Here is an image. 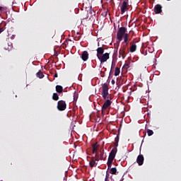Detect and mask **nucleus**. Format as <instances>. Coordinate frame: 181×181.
Returning a JSON list of instances; mask_svg holds the SVG:
<instances>
[{
    "instance_id": "1",
    "label": "nucleus",
    "mask_w": 181,
    "mask_h": 181,
    "mask_svg": "<svg viewBox=\"0 0 181 181\" xmlns=\"http://www.w3.org/2000/svg\"><path fill=\"white\" fill-rule=\"evenodd\" d=\"M102 97L103 99L111 98V95L109 94V86L107 83L102 84Z\"/></svg>"
},
{
    "instance_id": "2",
    "label": "nucleus",
    "mask_w": 181,
    "mask_h": 181,
    "mask_svg": "<svg viewBox=\"0 0 181 181\" xmlns=\"http://www.w3.org/2000/svg\"><path fill=\"white\" fill-rule=\"evenodd\" d=\"M125 32H127V28H125V26H121V28H119L117 33V39L119 42V44L120 43V42H122L125 35Z\"/></svg>"
},
{
    "instance_id": "3",
    "label": "nucleus",
    "mask_w": 181,
    "mask_h": 181,
    "mask_svg": "<svg viewBox=\"0 0 181 181\" xmlns=\"http://www.w3.org/2000/svg\"><path fill=\"white\" fill-rule=\"evenodd\" d=\"M110 99H112V96L111 98H107L106 99H105V102L101 108L102 113H103V111L106 110V109H107V107H109L112 105V100H110Z\"/></svg>"
},
{
    "instance_id": "4",
    "label": "nucleus",
    "mask_w": 181,
    "mask_h": 181,
    "mask_svg": "<svg viewBox=\"0 0 181 181\" xmlns=\"http://www.w3.org/2000/svg\"><path fill=\"white\" fill-rule=\"evenodd\" d=\"M97 156L98 154H95V157H89V165L91 168L97 167L98 165Z\"/></svg>"
},
{
    "instance_id": "5",
    "label": "nucleus",
    "mask_w": 181,
    "mask_h": 181,
    "mask_svg": "<svg viewBox=\"0 0 181 181\" xmlns=\"http://www.w3.org/2000/svg\"><path fill=\"white\" fill-rule=\"evenodd\" d=\"M57 109L62 112L66 109V103L65 100H59L57 103Z\"/></svg>"
},
{
    "instance_id": "6",
    "label": "nucleus",
    "mask_w": 181,
    "mask_h": 181,
    "mask_svg": "<svg viewBox=\"0 0 181 181\" xmlns=\"http://www.w3.org/2000/svg\"><path fill=\"white\" fill-rule=\"evenodd\" d=\"M105 52V48L103 47H98L97 48V57L100 61V63L102 64V57Z\"/></svg>"
},
{
    "instance_id": "7",
    "label": "nucleus",
    "mask_w": 181,
    "mask_h": 181,
    "mask_svg": "<svg viewBox=\"0 0 181 181\" xmlns=\"http://www.w3.org/2000/svg\"><path fill=\"white\" fill-rule=\"evenodd\" d=\"M122 45L123 46L120 48L119 51V54L121 55L123 59L125 58V57H127V47L125 46V44L123 43L122 42Z\"/></svg>"
},
{
    "instance_id": "8",
    "label": "nucleus",
    "mask_w": 181,
    "mask_h": 181,
    "mask_svg": "<svg viewBox=\"0 0 181 181\" xmlns=\"http://www.w3.org/2000/svg\"><path fill=\"white\" fill-rule=\"evenodd\" d=\"M128 4H129V0H124L123 3L121 6V13L124 14L125 13L126 10H129L128 8Z\"/></svg>"
},
{
    "instance_id": "9",
    "label": "nucleus",
    "mask_w": 181,
    "mask_h": 181,
    "mask_svg": "<svg viewBox=\"0 0 181 181\" xmlns=\"http://www.w3.org/2000/svg\"><path fill=\"white\" fill-rule=\"evenodd\" d=\"M107 156L106 154H105L104 150H103L102 151H100V154H97V161L98 163V161H100V160H105Z\"/></svg>"
},
{
    "instance_id": "10",
    "label": "nucleus",
    "mask_w": 181,
    "mask_h": 181,
    "mask_svg": "<svg viewBox=\"0 0 181 181\" xmlns=\"http://www.w3.org/2000/svg\"><path fill=\"white\" fill-rule=\"evenodd\" d=\"M110 58V54L109 52H104L103 53L102 57H101V64H103L104 62H106L107 59Z\"/></svg>"
},
{
    "instance_id": "11",
    "label": "nucleus",
    "mask_w": 181,
    "mask_h": 181,
    "mask_svg": "<svg viewBox=\"0 0 181 181\" xmlns=\"http://www.w3.org/2000/svg\"><path fill=\"white\" fill-rule=\"evenodd\" d=\"M144 162V157L143 154H139L136 158V163H138L139 165H143Z\"/></svg>"
},
{
    "instance_id": "12",
    "label": "nucleus",
    "mask_w": 181,
    "mask_h": 181,
    "mask_svg": "<svg viewBox=\"0 0 181 181\" xmlns=\"http://www.w3.org/2000/svg\"><path fill=\"white\" fill-rule=\"evenodd\" d=\"M117 153V148H112L111 151H110V156H111V160L112 163L114 161L115 157H116V154Z\"/></svg>"
},
{
    "instance_id": "13",
    "label": "nucleus",
    "mask_w": 181,
    "mask_h": 181,
    "mask_svg": "<svg viewBox=\"0 0 181 181\" xmlns=\"http://www.w3.org/2000/svg\"><path fill=\"white\" fill-rule=\"evenodd\" d=\"M154 11L156 14H160L162 13V6L161 4H156L154 7Z\"/></svg>"
},
{
    "instance_id": "14",
    "label": "nucleus",
    "mask_w": 181,
    "mask_h": 181,
    "mask_svg": "<svg viewBox=\"0 0 181 181\" xmlns=\"http://www.w3.org/2000/svg\"><path fill=\"white\" fill-rule=\"evenodd\" d=\"M123 43L125 45V47L127 49L128 44H129V33H127V32H125L124 35V42Z\"/></svg>"
},
{
    "instance_id": "15",
    "label": "nucleus",
    "mask_w": 181,
    "mask_h": 181,
    "mask_svg": "<svg viewBox=\"0 0 181 181\" xmlns=\"http://www.w3.org/2000/svg\"><path fill=\"white\" fill-rule=\"evenodd\" d=\"M88 56H89V54L88 51H83L82 55H81V58L83 61H87V59H88Z\"/></svg>"
},
{
    "instance_id": "16",
    "label": "nucleus",
    "mask_w": 181,
    "mask_h": 181,
    "mask_svg": "<svg viewBox=\"0 0 181 181\" xmlns=\"http://www.w3.org/2000/svg\"><path fill=\"white\" fill-rule=\"evenodd\" d=\"M92 147H93V148H92V153H93V154L95 153V156H96V154H98V144H93V145H92Z\"/></svg>"
},
{
    "instance_id": "17",
    "label": "nucleus",
    "mask_w": 181,
    "mask_h": 181,
    "mask_svg": "<svg viewBox=\"0 0 181 181\" xmlns=\"http://www.w3.org/2000/svg\"><path fill=\"white\" fill-rule=\"evenodd\" d=\"M119 134H117L115 139V148H117V146H119Z\"/></svg>"
},
{
    "instance_id": "18",
    "label": "nucleus",
    "mask_w": 181,
    "mask_h": 181,
    "mask_svg": "<svg viewBox=\"0 0 181 181\" xmlns=\"http://www.w3.org/2000/svg\"><path fill=\"white\" fill-rule=\"evenodd\" d=\"M55 88H56L57 93H59V94H62V93H63L62 86H56Z\"/></svg>"
},
{
    "instance_id": "19",
    "label": "nucleus",
    "mask_w": 181,
    "mask_h": 181,
    "mask_svg": "<svg viewBox=\"0 0 181 181\" xmlns=\"http://www.w3.org/2000/svg\"><path fill=\"white\" fill-rule=\"evenodd\" d=\"M130 65H131V62H125L122 69H129V68H130Z\"/></svg>"
},
{
    "instance_id": "20",
    "label": "nucleus",
    "mask_w": 181,
    "mask_h": 181,
    "mask_svg": "<svg viewBox=\"0 0 181 181\" xmlns=\"http://www.w3.org/2000/svg\"><path fill=\"white\" fill-rule=\"evenodd\" d=\"M52 99H53L54 100H59V95L57 94V93H54V94L52 95Z\"/></svg>"
},
{
    "instance_id": "21",
    "label": "nucleus",
    "mask_w": 181,
    "mask_h": 181,
    "mask_svg": "<svg viewBox=\"0 0 181 181\" xmlns=\"http://www.w3.org/2000/svg\"><path fill=\"white\" fill-rule=\"evenodd\" d=\"M88 13L90 14V16L95 14V11L93 10L92 6H90V8L88 10Z\"/></svg>"
},
{
    "instance_id": "22",
    "label": "nucleus",
    "mask_w": 181,
    "mask_h": 181,
    "mask_svg": "<svg viewBox=\"0 0 181 181\" xmlns=\"http://www.w3.org/2000/svg\"><path fill=\"white\" fill-rule=\"evenodd\" d=\"M136 49V45H132L130 47V52H134Z\"/></svg>"
},
{
    "instance_id": "23",
    "label": "nucleus",
    "mask_w": 181,
    "mask_h": 181,
    "mask_svg": "<svg viewBox=\"0 0 181 181\" xmlns=\"http://www.w3.org/2000/svg\"><path fill=\"white\" fill-rule=\"evenodd\" d=\"M37 76L39 77L40 78H43L44 74L42 71H39V72L37 73Z\"/></svg>"
},
{
    "instance_id": "24",
    "label": "nucleus",
    "mask_w": 181,
    "mask_h": 181,
    "mask_svg": "<svg viewBox=\"0 0 181 181\" xmlns=\"http://www.w3.org/2000/svg\"><path fill=\"white\" fill-rule=\"evenodd\" d=\"M110 173H112V175H117V170L116 168H111L110 170Z\"/></svg>"
},
{
    "instance_id": "25",
    "label": "nucleus",
    "mask_w": 181,
    "mask_h": 181,
    "mask_svg": "<svg viewBox=\"0 0 181 181\" xmlns=\"http://www.w3.org/2000/svg\"><path fill=\"white\" fill-rule=\"evenodd\" d=\"M119 73H120V69L119 68H118V66H117L115 71V76H119Z\"/></svg>"
},
{
    "instance_id": "26",
    "label": "nucleus",
    "mask_w": 181,
    "mask_h": 181,
    "mask_svg": "<svg viewBox=\"0 0 181 181\" xmlns=\"http://www.w3.org/2000/svg\"><path fill=\"white\" fill-rule=\"evenodd\" d=\"M147 134H148V136H151L152 135H153L154 132H153V129H148Z\"/></svg>"
},
{
    "instance_id": "27",
    "label": "nucleus",
    "mask_w": 181,
    "mask_h": 181,
    "mask_svg": "<svg viewBox=\"0 0 181 181\" xmlns=\"http://www.w3.org/2000/svg\"><path fill=\"white\" fill-rule=\"evenodd\" d=\"M108 160H109V163H110V167H112V156H111V153H110V155L108 156Z\"/></svg>"
},
{
    "instance_id": "28",
    "label": "nucleus",
    "mask_w": 181,
    "mask_h": 181,
    "mask_svg": "<svg viewBox=\"0 0 181 181\" xmlns=\"http://www.w3.org/2000/svg\"><path fill=\"white\" fill-rule=\"evenodd\" d=\"M114 66V61H112V62L111 71H110V74H111V73H112V66Z\"/></svg>"
},
{
    "instance_id": "29",
    "label": "nucleus",
    "mask_w": 181,
    "mask_h": 181,
    "mask_svg": "<svg viewBox=\"0 0 181 181\" xmlns=\"http://www.w3.org/2000/svg\"><path fill=\"white\" fill-rule=\"evenodd\" d=\"M107 167H108V169L111 168V165H110L109 158H108V160H107Z\"/></svg>"
},
{
    "instance_id": "30",
    "label": "nucleus",
    "mask_w": 181,
    "mask_h": 181,
    "mask_svg": "<svg viewBox=\"0 0 181 181\" xmlns=\"http://www.w3.org/2000/svg\"><path fill=\"white\" fill-rule=\"evenodd\" d=\"M3 10H4V7H3L2 6H0V11H3Z\"/></svg>"
},
{
    "instance_id": "31",
    "label": "nucleus",
    "mask_w": 181,
    "mask_h": 181,
    "mask_svg": "<svg viewBox=\"0 0 181 181\" xmlns=\"http://www.w3.org/2000/svg\"><path fill=\"white\" fill-rule=\"evenodd\" d=\"M77 35H78V39H81V36L79 32H77Z\"/></svg>"
},
{
    "instance_id": "32",
    "label": "nucleus",
    "mask_w": 181,
    "mask_h": 181,
    "mask_svg": "<svg viewBox=\"0 0 181 181\" xmlns=\"http://www.w3.org/2000/svg\"><path fill=\"white\" fill-rule=\"evenodd\" d=\"M8 46H9V47H7V49H8V51H9L10 49H12V47H11V46H10V44L8 45Z\"/></svg>"
},
{
    "instance_id": "33",
    "label": "nucleus",
    "mask_w": 181,
    "mask_h": 181,
    "mask_svg": "<svg viewBox=\"0 0 181 181\" xmlns=\"http://www.w3.org/2000/svg\"><path fill=\"white\" fill-rule=\"evenodd\" d=\"M54 77H58V73L56 72L55 74H54Z\"/></svg>"
},
{
    "instance_id": "34",
    "label": "nucleus",
    "mask_w": 181,
    "mask_h": 181,
    "mask_svg": "<svg viewBox=\"0 0 181 181\" xmlns=\"http://www.w3.org/2000/svg\"><path fill=\"white\" fill-rule=\"evenodd\" d=\"M3 30H4L3 28H0V33H1Z\"/></svg>"
},
{
    "instance_id": "35",
    "label": "nucleus",
    "mask_w": 181,
    "mask_h": 181,
    "mask_svg": "<svg viewBox=\"0 0 181 181\" xmlns=\"http://www.w3.org/2000/svg\"><path fill=\"white\" fill-rule=\"evenodd\" d=\"M112 84H115V80H112Z\"/></svg>"
},
{
    "instance_id": "36",
    "label": "nucleus",
    "mask_w": 181,
    "mask_h": 181,
    "mask_svg": "<svg viewBox=\"0 0 181 181\" xmlns=\"http://www.w3.org/2000/svg\"><path fill=\"white\" fill-rule=\"evenodd\" d=\"M107 177H108V175H107V173H106V177H105V181L107 180Z\"/></svg>"
}]
</instances>
